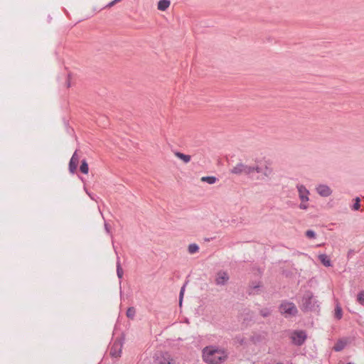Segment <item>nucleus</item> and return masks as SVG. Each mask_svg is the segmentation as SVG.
Returning a JSON list of instances; mask_svg holds the SVG:
<instances>
[{
    "mask_svg": "<svg viewBox=\"0 0 364 364\" xmlns=\"http://www.w3.org/2000/svg\"><path fill=\"white\" fill-rule=\"evenodd\" d=\"M342 309L338 305L336 306L335 309V318L337 319H341L342 318Z\"/></svg>",
    "mask_w": 364,
    "mask_h": 364,
    "instance_id": "nucleus-23",
    "label": "nucleus"
},
{
    "mask_svg": "<svg viewBox=\"0 0 364 364\" xmlns=\"http://www.w3.org/2000/svg\"><path fill=\"white\" fill-rule=\"evenodd\" d=\"M114 1V4H116L120 1H122V0H113Z\"/></svg>",
    "mask_w": 364,
    "mask_h": 364,
    "instance_id": "nucleus-34",
    "label": "nucleus"
},
{
    "mask_svg": "<svg viewBox=\"0 0 364 364\" xmlns=\"http://www.w3.org/2000/svg\"><path fill=\"white\" fill-rule=\"evenodd\" d=\"M79 160H80V157L79 156L77 155V150H76L74 154H73L71 159H70V161H73V162H75L77 164L79 163Z\"/></svg>",
    "mask_w": 364,
    "mask_h": 364,
    "instance_id": "nucleus-28",
    "label": "nucleus"
},
{
    "mask_svg": "<svg viewBox=\"0 0 364 364\" xmlns=\"http://www.w3.org/2000/svg\"><path fill=\"white\" fill-rule=\"evenodd\" d=\"M124 340L122 336L114 339L110 347L109 354L111 357L116 358L121 357Z\"/></svg>",
    "mask_w": 364,
    "mask_h": 364,
    "instance_id": "nucleus-4",
    "label": "nucleus"
},
{
    "mask_svg": "<svg viewBox=\"0 0 364 364\" xmlns=\"http://www.w3.org/2000/svg\"><path fill=\"white\" fill-rule=\"evenodd\" d=\"M228 358L226 349L215 346H207L203 350V360L208 364H220Z\"/></svg>",
    "mask_w": 364,
    "mask_h": 364,
    "instance_id": "nucleus-1",
    "label": "nucleus"
},
{
    "mask_svg": "<svg viewBox=\"0 0 364 364\" xmlns=\"http://www.w3.org/2000/svg\"><path fill=\"white\" fill-rule=\"evenodd\" d=\"M279 310L286 318L295 316L298 314L296 305L293 302L287 300L282 301Z\"/></svg>",
    "mask_w": 364,
    "mask_h": 364,
    "instance_id": "nucleus-3",
    "label": "nucleus"
},
{
    "mask_svg": "<svg viewBox=\"0 0 364 364\" xmlns=\"http://www.w3.org/2000/svg\"><path fill=\"white\" fill-rule=\"evenodd\" d=\"M105 228L107 232H109V227L107 223H105Z\"/></svg>",
    "mask_w": 364,
    "mask_h": 364,
    "instance_id": "nucleus-33",
    "label": "nucleus"
},
{
    "mask_svg": "<svg viewBox=\"0 0 364 364\" xmlns=\"http://www.w3.org/2000/svg\"><path fill=\"white\" fill-rule=\"evenodd\" d=\"M70 74H68V78H67V80H66L67 87H69L70 86Z\"/></svg>",
    "mask_w": 364,
    "mask_h": 364,
    "instance_id": "nucleus-32",
    "label": "nucleus"
},
{
    "mask_svg": "<svg viewBox=\"0 0 364 364\" xmlns=\"http://www.w3.org/2000/svg\"><path fill=\"white\" fill-rule=\"evenodd\" d=\"M306 203V202H301L299 205V208L302 210H306L308 208V205Z\"/></svg>",
    "mask_w": 364,
    "mask_h": 364,
    "instance_id": "nucleus-30",
    "label": "nucleus"
},
{
    "mask_svg": "<svg viewBox=\"0 0 364 364\" xmlns=\"http://www.w3.org/2000/svg\"><path fill=\"white\" fill-rule=\"evenodd\" d=\"M306 337V333L304 331H294L291 336L292 343L296 346H301Z\"/></svg>",
    "mask_w": 364,
    "mask_h": 364,
    "instance_id": "nucleus-6",
    "label": "nucleus"
},
{
    "mask_svg": "<svg viewBox=\"0 0 364 364\" xmlns=\"http://www.w3.org/2000/svg\"><path fill=\"white\" fill-rule=\"evenodd\" d=\"M318 307V301L314 297L313 293L309 291H306L301 300V310L303 311H316Z\"/></svg>",
    "mask_w": 364,
    "mask_h": 364,
    "instance_id": "nucleus-2",
    "label": "nucleus"
},
{
    "mask_svg": "<svg viewBox=\"0 0 364 364\" xmlns=\"http://www.w3.org/2000/svg\"><path fill=\"white\" fill-rule=\"evenodd\" d=\"M360 198L356 197L355 199V203H354V204L353 205L352 209L355 210H358L360 208Z\"/></svg>",
    "mask_w": 364,
    "mask_h": 364,
    "instance_id": "nucleus-24",
    "label": "nucleus"
},
{
    "mask_svg": "<svg viewBox=\"0 0 364 364\" xmlns=\"http://www.w3.org/2000/svg\"><path fill=\"white\" fill-rule=\"evenodd\" d=\"M156 364H179L168 352H160L156 355Z\"/></svg>",
    "mask_w": 364,
    "mask_h": 364,
    "instance_id": "nucleus-5",
    "label": "nucleus"
},
{
    "mask_svg": "<svg viewBox=\"0 0 364 364\" xmlns=\"http://www.w3.org/2000/svg\"><path fill=\"white\" fill-rule=\"evenodd\" d=\"M347 364H353V363H348Z\"/></svg>",
    "mask_w": 364,
    "mask_h": 364,
    "instance_id": "nucleus-36",
    "label": "nucleus"
},
{
    "mask_svg": "<svg viewBox=\"0 0 364 364\" xmlns=\"http://www.w3.org/2000/svg\"><path fill=\"white\" fill-rule=\"evenodd\" d=\"M357 300L360 304L364 306V291H360L358 294Z\"/></svg>",
    "mask_w": 364,
    "mask_h": 364,
    "instance_id": "nucleus-25",
    "label": "nucleus"
},
{
    "mask_svg": "<svg viewBox=\"0 0 364 364\" xmlns=\"http://www.w3.org/2000/svg\"><path fill=\"white\" fill-rule=\"evenodd\" d=\"M316 191L322 197H328L332 193L330 187L324 184L318 185L316 187Z\"/></svg>",
    "mask_w": 364,
    "mask_h": 364,
    "instance_id": "nucleus-10",
    "label": "nucleus"
},
{
    "mask_svg": "<svg viewBox=\"0 0 364 364\" xmlns=\"http://www.w3.org/2000/svg\"><path fill=\"white\" fill-rule=\"evenodd\" d=\"M318 259L325 267H331L332 265L330 258L325 254L318 255Z\"/></svg>",
    "mask_w": 364,
    "mask_h": 364,
    "instance_id": "nucleus-13",
    "label": "nucleus"
},
{
    "mask_svg": "<svg viewBox=\"0 0 364 364\" xmlns=\"http://www.w3.org/2000/svg\"><path fill=\"white\" fill-rule=\"evenodd\" d=\"M296 188L299 192V197L301 202H308L309 200V191L306 189V188L304 185L298 184L296 186Z\"/></svg>",
    "mask_w": 364,
    "mask_h": 364,
    "instance_id": "nucleus-9",
    "label": "nucleus"
},
{
    "mask_svg": "<svg viewBox=\"0 0 364 364\" xmlns=\"http://www.w3.org/2000/svg\"><path fill=\"white\" fill-rule=\"evenodd\" d=\"M229 279L228 274L225 271L220 270L216 274L215 284L219 286H224L228 283Z\"/></svg>",
    "mask_w": 364,
    "mask_h": 364,
    "instance_id": "nucleus-8",
    "label": "nucleus"
},
{
    "mask_svg": "<svg viewBox=\"0 0 364 364\" xmlns=\"http://www.w3.org/2000/svg\"><path fill=\"white\" fill-rule=\"evenodd\" d=\"M259 173L262 174V177L261 179H264L265 178H269L272 173V169L268 167L266 165H262V168L261 169V172Z\"/></svg>",
    "mask_w": 364,
    "mask_h": 364,
    "instance_id": "nucleus-12",
    "label": "nucleus"
},
{
    "mask_svg": "<svg viewBox=\"0 0 364 364\" xmlns=\"http://www.w3.org/2000/svg\"><path fill=\"white\" fill-rule=\"evenodd\" d=\"M80 171L82 173H85V174H87L88 173V171H89V167H88V164L87 162L86 161L85 159H83L82 161H81V165L80 166Z\"/></svg>",
    "mask_w": 364,
    "mask_h": 364,
    "instance_id": "nucleus-16",
    "label": "nucleus"
},
{
    "mask_svg": "<svg viewBox=\"0 0 364 364\" xmlns=\"http://www.w3.org/2000/svg\"><path fill=\"white\" fill-rule=\"evenodd\" d=\"M171 4L170 0H159L157 4V9L159 11H165Z\"/></svg>",
    "mask_w": 364,
    "mask_h": 364,
    "instance_id": "nucleus-11",
    "label": "nucleus"
},
{
    "mask_svg": "<svg viewBox=\"0 0 364 364\" xmlns=\"http://www.w3.org/2000/svg\"><path fill=\"white\" fill-rule=\"evenodd\" d=\"M272 313V311L271 309H268V308H264V309H262L260 311H259V314L260 315L265 318V317H267L269 316Z\"/></svg>",
    "mask_w": 364,
    "mask_h": 364,
    "instance_id": "nucleus-22",
    "label": "nucleus"
},
{
    "mask_svg": "<svg viewBox=\"0 0 364 364\" xmlns=\"http://www.w3.org/2000/svg\"><path fill=\"white\" fill-rule=\"evenodd\" d=\"M136 314V310L134 307L128 308L126 315L128 318L133 319Z\"/></svg>",
    "mask_w": 364,
    "mask_h": 364,
    "instance_id": "nucleus-20",
    "label": "nucleus"
},
{
    "mask_svg": "<svg viewBox=\"0 0 364 364\" xmlns=\"http://www.w3.org/2000/svg\"><path fill=\"white\" fill-rule=\"evenodd\" d=\"M114 1V4H116L120 1H122V0H113Z\"/></svg>",
    "mask_w": 364,
    "mask_h": 364,
    "instance_id": "nucleus-35",
    "label": "nucleus"
},
{
    "mask_svg": "<svg viewBox=\"0 0 364 364\" xmlns=\"http://www.w3.org/2000/svg\"><path fill=\"white\" fill-rule=\"evenodd\" d=\"M77 165L78 164L75 163V162H73L72 161L70 160V162H69V171L71 173H75L76 170H77Z\"/></svg>",
    "mask_w": 364,
    "mask_h": 364,
    "instance_id": "nucleus-21",
    "label": "nucleus"
},
{
    "mask_svg": "<svg viewBox=\"0 0 364 364\" xmlns=\"http://www.w3.org/2000/svg\"><path fill=\"white\" fill-rule=\"evenodd\" d=\"M346 345V343L345 341L340 340L334 345L333 349L336 352H339L345 348Z\"/></svg>",
    "mask_w": 364,
    "mask_h": 364,
    "instance_id": "nucleus-15",
    "label": "nucleus"
},
{
    "mask_svg": "<svg viewBox=\"0 0 364 364\" xmlns=\"http://www.w3.org/2000/svg\"><path fill=\"white\" fill-rule=\"evenodd\" d=\"M218 178L215 176H203L201 178V181L206 182L209 184H213L217 181Z\"/></svg>",
    "mask_w": 364,
    "mask_h": 364,
    "instance_id": "nucleus-17",
    "label": "nucleus"
},
{
    "mask_svg": "<svg viewBox=\"0 0 364 364\" xmlns=\"http://www.w3.org/2000/svg\"><path fill=\"white\" fill-rule=\"evenodd\" d=\"M174 155L177 158H178L181 160H182L186 164L190 162L191 159L190 155H186V154H184L181 153V152H179V151H175L174 152Z\"/></svg>",
    "mask_w": 364,
    "mask_h": 364,
    "instance_id": "nucleus-14",
    "label": "nucleus"
},
{
    "mask_svg": "<svg viewBox=\"0 0 364 364\" xmlns=\"http://www.w3.org/2000/svg\"><path fill=\"white\" fill-rule=\"evenodd\" d=\"M306 236L309 238H315L316 237V233L314 230H308L306 233H305Z\"/></svg>",
    "mask_w": 364,
    "mask_h": 364,
    "instance_id": "nucleus-29",
    "label": "nucleus"
},
{
    "mask_svg": "<svg viewBox=\"0 0 364 364\" xmlns=\"http://www.w3.org/2000/svg\"><path fill=\"white\" fill-rule=\"evenodd\" d=\"M262 168V165L251 166V173H253L254 171H256L257 173H259L261 172Z\"/></svg>",
    "mask_w": 364,
    "mask_h": 364,
    "instance_id": "nucleus-26",
    "label": "nucleus"
},
{
    "mask_svg": "<svg viewBox=\"0 0 364 364\" xmlns=\"http://www.w3.org/2000/svg\"><path fill=\"white\" fill-rule=\"evenodd\" d=\"M277 364H283V363H277Z\"/></svg>",
    "mask_w": 364,
    "mask_h": 364,
    "instance_id": "nucleus-37",
    "label": "nucleus"
},
{
    "mask_svg": "<svg viewBox=\"0 0 364 364\" xmlns=\"http://www.w3.org/2000/svg\"><path fill=\"white\" fill-rule=\"evenodd\" d=\"M117 274L119 279H122L123 277V269L122 268L119 257H117Z\"/></svg>",
    "mask_w": 364,
    "mask_h": 364,
    "instance_id": "nucleus-18",
    "label": "nucleus"
},
{
    "mask_svg": "<svg viewBox=\"0 0 364 364\" xmlns=\"http://www.w3.org/2000/svg\"><path fill=\"white\" fill-rule=\"evenodd\" d=\"M199 250V247L196 243H192L188 245V250L190 254H194Z\"/></svg>",
    "mask_w": 364,
    "mask_h": 364,
    "instance_id": "nucleus-19",
    "label": "nucleus"
},
{
    "mask_svg": "<svg viewBox=\"0 0 364 364\" xmlns=\"http://www.w3.org/2000/svg\"><path fill=\"white\" fill-rule=\"evenodd\" d=\"M230 173L236 175H240L242 173L250 175L251 173V166H248L242 163H238L230 170Z\"/></svg>",
    "mask_w": 364,
    "mask_h": 364,
    "instance_id": "nucleus-7",
    "label": "nucleus"
},
{
    "mask_svg": "<svg viewBox=\"0 0 364 364\" xmlns=\"http://www.w3.org/2000/svg\"><path fill=\"white\" fill-rule=\"evenodd\" d=\"M185 287H186V284L181 287V291H180V294H179V305L180 306H181V304H182Z\"/></svg>",
    "mask_w": 364,
    "mask_h": 364,
    "instance_id": "nucleus-27",
    "label": "nucleus"
},
{
    "mask_svg": "<svg viewBox=\"0 0 364 364\" xmlns=\"http://www.w3.org/2000/svg\"><path fill=\"white\" fill-rule=\"evenodd\" d=\"M115 4H114V1H112L109 3H108L106 6H105L104 9L111 8V7H112Z\"/></svg>",
    "mask_w": 364,
    "mask_h": 364,
    "instance_id": "nucleus-31",
    "label": "nucleus"
}]
</instances>
